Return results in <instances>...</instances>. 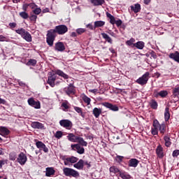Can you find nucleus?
<instances>
[{
    "instance_id": "obj_1",
    "label": "nucleus",
    "mask_w": 179,
    "mask_h": 179,
    "mask_svg": "<svg viewBox=\"0 0 179 179\" xmlns=\"http://www.w3.org/2000/svg\"><path fill=\"white\" fill-rule=\"evenodd\" d=\"M68 31V27L65 24H61L56 26L54 29H50L48 31L46 35V43L49 47H52L54 45V41H55V38L57 34L62 35L65 34Z\"/></svg>"
},
{
    "instance_id": "obj_2",
    "label": "nucleus",
    "mask_w": 179,
    "mask_h": 179,
    "mask_svg": "<svg viewBox=\"0 0 179 179\" xmlns=\"http://www.w3.org/2000/svg\"><path fill=\"white\" fill-rule=\"evenodd\" d=\"M67 139L70 142L76 143L78 142L81 146H87V142H86L83 138L76 136L72 133H69L67 136Z\"/></svg>"
},
{
    "instance_id": "obj_3",
    "label": "nucleus",
    "mask_w": 179,
    "mask_h": 179,
    "mask_svg": "<svg viewBox=\"0 0 179 179\" xmlns=\"http://www.w3.org/2000/svg\"><path fill=\"white\" fill-rule=\"evenodd\" d=\"M15 33H17V34H20V36H21L25 41H27V43H31V34H30L29 31H26V29L23 28L15 29Z\"/></svg>"
},
{
    "instance_id": "obj_4",
    "label": "nucleus",
    "mask_w": 179,
    "mask_h": 179,
    "mask_svg": "<svg viewBox=\"0 0 179 179\" xmlns=\"http://www.w3.org/2000/svg\"><path fill=\"white\" fill-rule=\"evenodd\" d=\"M63 173L66 177H74L76 178L80 176L79 172L71 168H64Z\"/></svg>"
},
{
    "instance_id": "obj_5",
    "label": "nucleus",
    "mask_w": 179,
    "mask_h": 179,
    "mask_svg": "<svg viewBox=\"0 0 179 179\" xmlns=\"http://www.w3.org/2000/svg\"><path fill=\"white\" fill-rule=\"evenodd\" d=\"M149 72H146L144 75H143L142 77H140L138 79L136 80V83L138 85H141V86H143V85H146L148 83V81L149 80Z\"/></svg>"
},
{
    "instance_id": "obj_6",
    "label": "nucleus",
    "mask_w": 179,
    "mask_h": 179,
    "mask_svg": "<svg viewBox=\"0 0 179 179\" xmlns=\"http://www.w3.org/2000/svg\"><path fill=\"white\" fill-rule=\"evenodd\" d=\"M17 162L20 166H24L27 163V156L23 152H20L17 156Z\"/></svg>"
},
{
    "instance_id": "obj_7",
    "label": "nucleus",
    "mask_w": 179,
    "mask_h": 179,
    "mask_svg": "<svg viewBox=\"0 0 179 179\" xmlns=\"http://www.w3.org/2000/svg\"><path fill=\"white\" fill-rule=\"evenodd\" d=\"M71 148L72 150H75L79 155H83L85 153V148L80 144H71Z\"/></svg>"
},
{
    "instance_id": "obj_8",
    "label": "nucleus",
    "mask_w": 179,
    "mask_h": 179,
    "mask_svg": "<svg viewBox=\"0 0 179 179\" xmlns=\"http://www.w3.org/2000/svg\"><path fill=\"white\" fill-rule=\"evenodd\" d=\"M63 160H64V166H69L70 163L71 164L77 163L79 159L78 157L72 156L70 157L64 158L63 159Z\"/></svg>"
},
{
    "instance_id": "obj_9",
    "label": "nucleus",
    "mask_w": 179,
    "mask_h": 179,
    "mask_svg": "<svg viewBox=\"0 0 179 179\" xmlns=\"http://www.w3.org/2000/svg\"><path fill=\"white\" fill-rule=\"evenodd\" d=\"M59 124L63 128H66V129H71L72 128V122L69 120H62L59 121Z\"/></svg>"
},
{
    "instance_id": "obj_10",
    "label": "nucleus",
    "mask_w": 179,
    "mask_h": 179,
    "mask_svg": "<svg viewBox=\"0 0 179 179\" xmlns=\"http://www.w3.org/2000/svg\"><path fill=\"white\" fill-rule=\"evenodd\" d=\"M27 101H28V104L31 106V107H34V108L38 109V108H41V107L40 101H34V98H29Z\"/></svg>"
},
{
    "instance_id": "obj_11",
    "label": "nucleus",
    "mask_w": 179,
    "mask_h": 179,
    "mask_svg": "<svg viewBox=\"0 0 179 179\" xmlns=\"http://www.w3.org/2000/svg\"><path fill=\"white\" fill-rule=\"evenodd\" d=\"M55 50L59 52H62L65 51V45L62 42H57L55 44Z\"/></svg>"
},
{
    "instance_id": "obj_12",
    "label": "nucleus",
    "mask_w": 179,
    "mask_h": 179,
    "mask_svg": "<svg viewBox=\"0 0 179 179\" xmlns=\"http://www.w3.org/2000/svg\"><path fill=\"white\" fill-rule=\"evenodd\" d=\"M36 145L38 148V149H40V150H43L45 153H48V148L45 146V144H44L41 141H38L36 143Z\"/></svg>"
},
{
    "instance_id": "obj_13",
    "label": "nucleus",
    "mask_w": 179,
    "mask_h": 179,
    "mask_svg": "<svg viewBox=\"0 0 179 179\" xmlns=\"http://www.w3.org/2000/svg\"><path fill=\"white\" fill-rule=\"evenodd\" d=\"M102 106L106 107V108H109V110H112V111H118L117 106L113 105L108 102L102 103Z\"/></svg>"
},
{
    "instance_id": "obj_14",
    "label": "nucleus",
    "mask_w": 179,
    "mask_h": 179,
    "mask_svg": "<svg viewBox=\"0 0 179 179\" xmlns=\"http://www.w3.org/2000/svg\"><path fill=\"white\" fill-rule=\"evenodd\" d=\"M64 91L66 94H68V96H69V94L75 93V87H73V84H70L67 87L64 89Z\"/></svg>"
},
{
    "instance_id": "obj_15",
    "label": "nucleus",
    "mask_w": 179,
    "mask_h": 179,
    "mask_svg": "<svg viewBox=\"0 0 179 179\" xmlns=\"http://www.w3.org/2000/svg\"><path fill=\"white\" fill-rule=\"evenodd\" d=\"M73 167L77 169V170H83V167H85V161H83V159H80L77 163L73 164Z\"/></svg>"
},
{
    "instance_id": "obj_16",
    "label": "nucleus",
    "mask_w": 179,
    "mask_h": 179,
    "mask_svg": "<svg viewBox=\"0 0 179 179\" xmlns=\"http://www.w3.org/2000/svg\"><path fill=\"white\" fill-rule=\"evenodd\" d=\"M57 80V76L53 74L48 77V83L51 86V87H54L55 86V80Z\"/></svg>"
},
{
    "instance_id": "obj_17",
    "label": "nucleus",
    "mask_w": 179,
    "mask_h": 179,
    "mask_svg": "<svg viewBox=\"0 0 179 179\" xmlns=\"http://www.w3.org/2000/svg\"><path fill=\"white\" fill-rule=\"evenodd\" d=\"M31 127H32L34 129H44V124L39 122H33L31 124Z\"/></svg>"
},
{
    "instance_id": "obj_18",
    "label": "nucleus",
    "mask_w": 179,
    "mask_h": 179,
    "mask_svg": "<svg viewBox=\"0 0 179 179\" xmlns=\"http://www.w3.org/2000/svg\"><path fill=\"white\" fill-rule=\"evenodd\" d=\"M55 174V170L52 167H48L45 169V176L51 177Z\"/></svg>"
},
{
    "instance_id": "obj_19",
    "label": "nucleus",
    "mask_w": 179,
    "mask_h": 179,
    "mask_svg": "<svg viewBox=\"0 0 179 179\" xmlns=\"http://www.w3.org/2000/svg\"><path fill=\"white\" fill-rule=\"evenodd\" d=\"M156 154L157 155L159 159H162L164 154H163V147L161 145H159L156 148Z\"/></svg>"
},
{
    "instance_id": "obj_20",
    "label": "nucleus",
    "mask_w": 179,
    "mask_h": 179,
    "mask_svg": "<svg viewBox=\"0 0 179 179\" xmlns=\"http://www.w3.org/2000/svg\"><path fill=\"white\" fill-rule=\"evenodd\" d=\"M169 58L176 61V62H178L179 64V52L176 51L173 53H171L169 55Z\"/></svg>"
},
{
    "instance_id": "obj_21",
    "label": "nucleus",
    "mask_w": 179,
    "mask_h": 179,
    "mask_svg": "<svg viewBox=\"0 0 179 179\" xmlns=\"http://www.w3.org/2000/svg\"><path fill=\"white\" fill-rule=\"evenodd\" d=\"M138 164H139V161L135 158L129 161V167H138Z\"/></svg>"
},
{
    "instance_id": "obj_22",
    "label": "nucleus",
    "mask_w": 179,
    "mask_h": 179,
    "mask_svg": "<svg viewBox=\"0 0 179 179\" xmlns=\"http://www.w3.org/2000/svg\"><path fill=\"white\" fill-rule=\"evenodd\" d=\"M9 129H8L6 127H0V135L1 136H8V134H10Z\"/></svg>"
},
{
    "instance_id": "obj_23",
    "label": "nucleus",
    "mask_w": 179,
    "mask_h": 179,
    "mask_svg": "<svg viewBox=\"0 0 179 179\" xmlns=\"http://www.w3.org/2000/svg\"><path fill=\"white\" fill-rule=\"evenodd\" d=\"M56 75H58L59 76H61L62 78H64V79H69V76L64 73V71L61 70H57L55 71Z\"/></svg>"
},
{
    "instance_id": "obj_24",
    "label": "nucleus",
    "mask_w": 179,
    "mask_h": 179,
    "mask_svg": "<svg viewBox=\"0 0 179 179\" xmlns=\"http://www.w3.org/2000/svg\"><path fill=\"white\" fill-rule=\"evenodd\" d=\"M130 8L134 13H138V12L141 11V4L139 3H136L134 6H130Z\"/></svg>"
},
{
    "instance_id": "obj_25",
    "label": "nucleus",
    "mask_w": 179,
    "mask_h": 179,
    "mask_svg": "<svg viewBox=\"0 0 179 179\" xmlns=\"http://www.w3.org/2000/svg\"><path fill=\"white\" fill-rule=\"evenodd\" d=\"M164 140L165 142V146H166V148H170V146H171V139L170 138V136L167 135L164 136Z\"/></svg>"
},
{
    "instance_id": "obj_26",
    "label": "nucleus",
    "mask_w": 179,
    "mask_h": 179,
    "mask_svg": "<svg viewBox=\"0 0 179 179\" xmlns=\"http://www.w3.org/2000/svg\"><path fill=\"white\" fill-rule=\"evenodd\" d=\"M120 177L122 179H131V175L125 171H120Z\"/></svg>"
},
{
    "instance_id": "obj_27",
    "label": "nucleus",
    "mask_w": 179,
    "mask_h": 179,
    "mask_svg": "<svg viewBox=\"0 0 179 179\" xmlns=\"http://www.w3.org/2000/svg\"><path fill=\"white\" fill-rule=\"evenodd\" d=\"M101 36H102L103 38H104V40H106V41L109 43V44H113V39L111 38V37H110V36H108V34H107L106 33H101Z\"/></svg>"
},
{
    "instance_id": "obj_28",
    "label": "nucleus",
    "mask_w": 179,
    "mask_h": 179,
    "mask_svg": "<svg viewBox=\"0 0 179 179\" xmlns=\"http://www.w3.org/2000/svg\"><path fill=\"white\" fill-rule=\"evenodd\" d=\"M90 2L94 6H100L104 3V0H90Z\"/></svg>"
},
{
    "instance_id": "obj_29",
    "label": "nucleus",
    "mask_w": 179,
    "mask_h": 179,
    "mask_svg": "<svg viewBox=\"0 0 179 179\" xmlns=\"http://www.w3.org/2000/svg\"><path fill=\"white\" fill-rule=\"evenodd\" d=\"M101 108H94L93 109V114L95 118H99V117H100V114H101Z\"/></svg>"
},
{
    "instance_id": "obj_30",
    "label": "nucleus",
    "mask_w": 179,
    "mask_h": 179,
    "mask_svg": "<svg viewBox=\"0 0 179 179\" xmlns=\"http://www.w3.org/2000/svg\"><path fill=\"white\" fill-rule=\"evenodd\" d=\"M134 46L136 47V48H138V50H143V48L145 47V43L143 41H138L134 43Z\"/></svg>"
},
{
    "instance_id": "obj_31",
    "label": "nucleus",
    "mask_w": 179,
    "mask_h": 179,
    "mask_svg": "<svg viewBox=\"0 0 179 179\" xmlns=\"http://www.w3.org/2000/svg\"><path fill=\"white\" fill-rule=\"evenodd\" d=\"M109 171L112 174H117V173H119L120 174V172H121V171H120V169H118V168H117L115 166H111L109 169Z\"/></svg>"
},
{
    "instance_id": "obj_32",
    "label": "nucleus",
    "mask_w": 179,
    "mask_h": 179,
    "mask_svg": "<svg viewBox=\"0 0 179 179\" xmlns=\"http://www.w3.org/2000/svg\"><path fill=\"white\" fill-rule=\"evenodd\" d=\"M150 106L151 108H152L153 110H157L158 104L156 100L155 99L151 100V101L150 102Z\"/></svg>"
},
{
    "instance_id": "obj_33",
    "label": "nucleus",
    "mask_w": 179,
    "mask_h": 179,
    "mask_svg": "<svg viewBox=\"0 0 179 179\" xmlns=\"http://www.w3.org/2000/svg\"><path fill=\"white\" fill-rule=\"evenodd\" d=\"M73 108L78 114H80L83 118H85V113H83V111L82 110L81 108H79L78 106H73Z\"/></svg>"
},
{
    "instance_id": "obj_34",
    "label": "nucleus",
    "mask_w": 179,
    "mask_h": 179,
    "mask_svg": "<svg viewBox=\"0 0 179 179\" xmlns=\"http://www.w3.org/2000/svg\"><path fill=\"white\" fill-rule=\"evenodd\" d=\"M94 29H97V27H103L104 24H106V22L103 21H96L94 23Z\"/></svg>"
},
{
    "instance_id": "obj_35",
    "label": "nucleus",
    "mask_w": 179,
    "mask_h": 179,
    "mask_svg": "<svg viewBox=\"0 0 179 179\" xmlns=\"http://www.w3.org/2000/svg\"><path fill=\"white\" fill-rule=\"evenodd\" d=\"M173 97H178L179 96V85H176L172 91Z\"/></svg>"
},
{
    "instance_id": "obj_36",
    "label": "nucleus",
    "mask_w": 179,
    "mask_h": 179,
    "mask_svg": "<svg viewBox=\"0 0 179 179\" xmlns=\"http://www.w3.org/2000/svg\"><path fill=\"white\" fill-rule=\"evenodd\" d=\"M70 106L71 104L69 103V102L65 100L62 102L61 107H63V108H64V110H69V108H70Z\"/></svg>"
},
{
    "instance_id": "obj_37",
    "label": "nucleus",
    "mask_w": 179,
    "mask_h": 179,
    "mask_svg": "<svg viewBox=\"0 0 179 179\" xmlns=\"http://www.w3.org/2000/svg\"><path fill=\"white\" fill-rule=\"evenodd\" d=\"M164 119L165 121H169V120H170V112L169 108H165Z\"/></svg>"
},
{
    "instance_id": "obj_38",
    "label": "nucleus",
    "mask_w": 179,
    "mask_h": 179,
    "mask_svg": "<svg viewBox=\"0 0 179 179\" xmlns=\"http://www.w3.org/2000/svg\"><path fill=\"white\" fill-rule=\"evenodd\" d=\"M62 136H64V133L62 131H57L55 134V138H56L57 139H61Z\"/></svg>"
},
{
    "instance_id": "obj_39",
    "label": "nucleus",
    "mask_w": 179,
    "mask_h": 179,
    "mask_svg": "<svg viewBox=\"0 0 179 179\" xmlns=\"http://www.w3.org/2000/svg\"><path fill=\"white\" fill-rule=\"evenodd\" d=\"M19 15L22 19H29V13H26V11L20 12Z\"/></svg>"
},
{
    "instance_id": "obj_40",
    "label": "nucleus",
    "mask_w": 179,
    "mask_h": 179,
    "mask_svg": "<svg viewBox=\"0 0 179 179\" xmlns=\"http://www.w3.org/2000/svg\"><path fill=\"white\" fill-rule=\"evenodd\" d=\"M83 100L85 103H86L87 104V106H89V104H90V101H92V99H90V98H89L87 96L84 95L83 96Z\"/></svg>"
},
{
    "instance_id": "obj_41",
    "label": "nucleus",
    "mask_w": 179,
    "mask_h": 179,
    "mask_svg": "<svg viewBox=\"0 0 179 179\" xmlns=\"http://www.w3.org/2000/svg\"><path fill=\"white\" fill-rule=\"evenodd\" d=\"M158 129L159 130L161 134H164V132H166V124H160Z\"/></svg>"
},
{
    "instance_id": "obj_42",
    "label": "nucleus",
    "mask_w": 179,
    "mask_h": 179,
    "mask_svg": "<svg viewBox=\"0 0 179 179\" xmlns=\"http://www.w3.org/2000/svg\"><path fill=\"white\" fill-rule=\"evenodd\" d=\"M37 64V60L36 59H29V62L27 63V65L30 66L31 65L32 66H35V65Z\"/></svg>"
},
{
    "instance_id": "obj_43",
    "label": "nucleus",
    "mask_w": 179,
    "mask_h": 179,
    "mask_svg": "<svg viewBox=\"0 0 179 179\" xmlns=\"http://www.w3.org/2000/svg\"><path fill=\"white\" fill-rule=\"evenodd\" d=\"M159 94L160 97H162L164 99L167 96V94H169V92H167V91L166 90H162L159 92Z\"/></svg>"
},
{
    "instance_id": "obj_44",
    "label": "nucleus",
    "mask_w": 179,
    "mask_h": 179,
    "mask_svg": "<svg viewBox=\"0 0 179 179\" xmlns=\"http://www.w3.org/2000/svg\"><path fill=\"white\" fill-rule=\"evenodd\" d=\"M9 159H10V160H12L13 162H14V160H16V152L10 153Z\"/></svg>"
},
{
    "instance_id": "obj_45",
    "label": "nucleus",
    "mask_w": 179,
    "mask_h": 179,
    "mask_svg": "<svg viewBox=\"0 0 179 179\" xmlns=\"http://www.w3.org/2000/svg\"><path fill=\"white\" fill-rule=\"evenodd\" d=\"M160 125L161 124L159 123V121L157 120H155L153 121V128H156V129H159Z\"/></svg>"
},
{
    "instance_id": "obj_46",
    "label": "nucleus",
    "mask_w": 179,
    "mask_h": 179,
    "mask_svg": "<svg viewBox=\"0 0 179 179\" xmlns=\"http://www.w3.org/2000/svg\"><path fill=\"white\" fill-rule=\"evenodd\" d=\"M134 43H135V39L134 38H131L130 40L126 42V44L127 45L131 46V45H134Z\"/></svg>"
},
{
    "instance_id": "obj_47",
    "label": "nucleus",
    "mask_w": 179,
    "mask_h": 179,
    "mask_svg": "<svg viewBox=\"0 0 179 179\" xmlns=\"http://www.w3.org/2000/svg\"><path fill=\"white\" fill-rule=\"evenodd\" d=\"M86 31V29L84 28H78L76 29L77 34H83Z\"/></svg>"
},
{
    "instance_id": "obj_48",
    "label": "nucleus",
    "mask_w": 179,
    "mask_h": 179,
    "mask_svg": "<svg viewBox=\"0 0 179 179\" xmlns=\"http://www.w3.org/2000/svg\"><path fill=\"white\" fill-rule=\"evenodd\" d=\"M33 5H34V4H33V3H29V4L26 3V4H24L22 6V10H24V12H26V10H27V8H29V6H33Z\"/></svg>"
},
{
    "instance_id": "obj_49",
    "label": "nucleus",
    "mask_w": 179,
    "mask_h": 179,
    "mask_svg": "<svg viewBox=\"0 0 179 179\" xmlns=\"http://www.w3.org/2000/svg\"><path fill=\"white\" fill-rule=\"evenodd\" d=\"M123 159H124L123 156H120V155L116 156L115 160L117 163H121V162H122Z\"/></svg>"
},
{
    "instance_id": "obj_50",
    "label": "nucleus",
    "mask_w": 179,
    "mask_h": 179,
    "mask_svg": "<svg viewBox=\"0 0 179 179\" xmlns=\"http://www.w3.org/2000/svg\"><path fill=\"white\" fill-rule=\"evenodd\" d=\"M151 134L152 135H157V134H159V129L155 127L152 128Z\"/></svg>"
},
{
    "instance_id": "obj_51",
    "label": "nucleus",
    "mask_w": 179,
    "mask_h": 179,
    "mask_svg": "<svg viewBox=\"0 0 179 179\" xmlns=\"http://www.w3.org/2000/svg\"><path fill=\"white\" fill-rule=\"evenodd\" d=\"M34 13L35 15H40L41 13V8H36L33 10Z\"/></svg>"
},
{
    "instance_id": "obj_52",
    "label": "nucleus",
    "mask_w": 179,
    "mask_h": 179,
    "mask_svg": "<svg viewBox=\"0 0 179 179\" xmlns=\"http://www.w3.org/2000/svg\"><path fill=\"white\" fill-rule=\"evenodd\" d=\"M8 26H9L10 29L13 30L15 29V27H16V26H17V24H16V22H10L8 24Z\"/></svg>"
},
{
    "instance_id": "obj_53",
    "label": "nucleus",
    "mask_w": 179,
    "mask_h": 179,
    "mask_svg": "<svg viewBox=\"0 0 179 179\" xmlns=\"http://www.w3.org/2000/svg\"><path fill=\"white\" fill-rule=\"evenodd\" d=\"M29 19H30L31 22H36V20H37V15L36 14L32 15H31Z\"/></svg>"
},
{
    "instance_id": "obj_54",
    "label": "nucleus",
    "mask_w": 179,
    "mask_h": 179,
    "mask_svg": "<svg viewBox=\"0 0 179 179\" xmlns=\"http://www.w3.org/2000/svg\"><path fill=\"white\" fill-rule=\"evenodd\" d=\"M178 155H179V150H176L172 153L173 157H177Z\"/></svg>"
},
{
    "instance_id": "obj_55",
    "label": "nucleus",
    "mask_w": 179,
    "mask_h": 179,
    "mask_svg": "<svg viewBox=\"0 0 179 179\" xmlns=\"http://www.w3.org/2000/svg\"><path fill=\"white\" fill-rule=\"evenodd\" d=\"M86 27H87V29H89L90 30H94V29H96V28H94V27H93V24H87V25H86Z\"/></svg>"
},
{
    "instance_id": "obj_56",
    "label": "nucleus",
    "mask_w": 179,
    "mask_h": 179,
    "mask_svg": "<svg viewBox=\"0 0 179 179\" xmlns=\"http://www.w3.org/2000/svg\"><path fill=\"white\" fill-rule=\"evenodd\" d=\"M115 24L116 26H117V27H120V26L122 24V21L121 20H117L115 21Z\"/></svg>"
},
{
    "instance_id": "obj_57",
    "label": "nucleus",
    "mask_w": 179,
    "mask_h": 179,
    "mask_svg": "<svg viewBox=\"0 0 179 179\" xmlns=\"http://www.w3.org/2000/svg\"><path fill=\"white\" fill-rule=\"evenodd\" d=\"M110 23L111 24H115V17L114 16L110 18Z\"/></svg>"
},
{
    "instance_id": "obj_58",
    "label": "nucleus",
    "mask_w": 179,
    "mask_h": 179,
    "mask_svg": "<svg viewBox=\"0 0 179 179\" xmlns=\"http://www.w3.org/2000/svg\"><path fill=\"white\" fill-rule=\"evenodd\" d=\"M6 163V160H1L0 161V169H2V166H4V164Z\"/></svg>"
},
{
    "instance_id": "obj_59",
    "label": "nucleus",
    "mask_w": 179,
    "mask_h": 179,
    "mask_svg": "<svg viewBox=\"0 0 179 179\" xmlns=\"http://www.w3.org/2000/svg\"><path fill=\"white\" fill-rule=\"evenodd\" d=\"M90 93H94V94H96L97 92H99V90L94 89V90H89Z\"/></svg>"
},
{
    "instance_id": "obj_60",
    "label": "nucleus",
    "mask_w": 179,
    "mask_h": 179,
    "mask_svg": "<svg viewBox=\"0 0 179 179\" xmlns=\"http://www.w3.org/2000/svg\"><path fill=\"white\" fill-rule=\"evenodd\" d=\"M5 103H6V101L2 98H0V104H5Z\"/></svg>"
},
{
    "instance_id": "obj_61",
    "label": "nucleus",
    "mask_w": 179,
    "mask_h": 179,
    "mask_svg": "<svg viewBox=\"0 0 179 179\" xmlns=\"http://www.w3.org/2000/svg\"><path fill=\"white\" fill-rule=\"evenodd\" d=\"M145 5H149L150 3L151 0H143Z\"/></svg>"
},
{
    "instance_id": "obj_62",
    "label": "nucleus",
    "mask_w": 179,
    "mask_h": 179,
    "mask_svg": "<svg viewBox=\"0 0 179 179\" xmlns=\"http://www.w3.org/2000/svg\"><path fill=\"white\" fill-rule=\"evenodd\" d=\"M5 36L0 35V41H5Z\"/></svg>"
},
{
    "instance_id": "obj_63",
    "label": "nucleus",
    "mask_w": 179,
    "mask_h": 179,
    "mask_svg": "<svg viewBox=\"0 0 179 179\" xmlns=\"http://www.w3.org/2000/svg\"><path fill=\"white\" fill-rule=\"evenodd\" d=\"M106 16L109 19H111V17H113V15L110 13H109L108 12L106 13Z\"/></svg>"
},
{
    "instance_id": "obj_64",
    "label": "nucleus",
    "mask_w": 179,
    "mask_h": 179,
    "mask_svg": "<svg viewBox=\"0 0 179 179\" xmlns=\"http://www.w3.org/2000/svg\"><path fill=\"white\" fill-rule=\"evenodd\" d=\"M154 96L155 97H157L158 96H160V94H159V92H157L156 91H155Z\"/></svg>"
}]
</instances>
